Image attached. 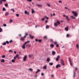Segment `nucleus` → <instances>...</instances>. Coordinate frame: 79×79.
Listing matches in <instances>:
<instances>
[{"mask_svg": "<svg viewBox=\"0 0 79 79\" xmlns=\"http://www.w3.org/2000/svg\"><path fill=\"white\" fill-rule=\"evenodd\" d=\"M29 42H30V41H28L25 43L22 46V48L23 49H25L26 48V47H25V45L26 44H27V43H29Z\"/></svg>", "mask_w": 79, "mask_h": 79, "instance_id": "1", "label": "nucleus"}, {"mask_svg": "<svg viewBox=\"0 0 79 79\" xmlns=\"http://www.w3.org/2000/svg\"><path fill=\"white\" fill-rule=\"evenodd\" d=\"M72 13L73 15H74V16L76 17H77V13L76 12H75L74 11H73Z\"/></svg>", "mask_w": 79, "mask_h": 79, "instance_id": "2", "label": "nucleus"}, {"mask_svg": "<svg viewBox=\"0 0 79 79\" xmlns=\"http://www.w3.org/2000/svg\"><path fill=\"white\" fill-rule=\"evenodd\" d=\"M26 38V35H25L23 36V37H22L21 38V40L22 41H24L25 40V38Z\"/></svg>", "mask_w": 79, "mask_h": 79, "instance_id": "3", "label": "nucleus"}, {"mask_svg": "<svg viewBox=\"0 0 79 79\" xmlns=\"http://www.w3.org/2000/svg\"><path fill=\"white\" fill-rule=\"evenodd\" d=\"M60 58V56H58L57 58L56 59V61H58L59 60Z\"/></svg>", "mask_w": 79, "mask_h": 79, "instance_id": "4", "label": "nucleus"}, {"mask_svg": "<svg viewBox=\"0 0 79 79\" xmlns=\"http://www.w3.org/2000/svg\"><path fill=\"white\" fill-rule=\"evenodd\" d=\"M61 65L60 64H58L56 65V68H60V67H61Z\"/></svg>", "mask_w": 79, "mask_h": 79, "instance_id": "5", "label": "nucleus"}, {"mask_svg": "<svg viewBox=\"0 0 79 79\" xmlns=\"http://www.w3.org/2000/svg\"><path fill=\"white\" fill-rule=\"evenodd\" d=\"M61 64H62L63 66L64 65V61H63V60H61Z\"/></svg>", "mask_w": 79, "mask_h": 79, "instance_id": "6", "label": "nucleus"}, {"mask_svg": "<svg viewBox=\"0 0 79 79\" xmlns=\"http://www.w3.org/2000/svg\"><path fill=\"white\" fill-rule=\"evenodd\" d=\"M35 41L36 42H42V40H38V39H36L35 40Z\"/></svg>", "mask_w": 79, "mask_h": 79, "instance_id": "7", "label": "nucleus"}, {"mask_svg": "<svg viewBox=\"0 0 79 79\" xmlns=\"http://www.w3.org/2000/svg\"><path fill=\"white\" fill-rule=\"evenodd\" d=\"M26 59H27V56H24V58H23V61H26Z\"/></svg>", "mask_w": 79, "mask_h": 79, "instance_id": "8", "label": "nucleus"}, {"mask_svg": "<svg viewBox=\"0 0 79 79\" xmlns=\"http://www.w3.org/2000/svg\"><path fill=\"white\" fill-rule=\"evenodd\" d=\"M36 6H39V7H42V5H40V4H37Z\"/></svg>", "mask_w": 79, "mask_h": 79, "instance_id": "9", "label": "nucleus"}, {"mask_svg": "<svg viewBox=\"0 0 79 79\" xmlns=\"http://www.w3.org/2000/svg\"><path fill=\"white\" fill-rule=\"evenodd\" d=\"M50 60V58H47V61H48V62H49Z\"/></svg>", "mask_w": 79, "mask_h": 79, "instance_id": "10", "label": "nucleus"}, {"mask_svg": "<svg viewBox=\"0 0 79 79\" xmlns=\"http://www.w3.org/2000/svg\"><path fill=\"white\" fill-rule=\"evenodd\" d=\"M29 36L30 37L31 39H32L34 38V36H32V35H31V34Z\"/></svg>", "mask_w": 79, "mask_h": 79, "instance_id": "11", "label": "nucleus"}, {"mask_svg": "<svg viewBox=\"0 0 79 79\" xmlns=\"http://www.w3.org/2000/svg\"><path fill=\"white\" fill-rule=\"evenodd\" d=\"M25 14H27V15H29V12L27 13V10L25 11Z\"/></svg>", "mask_w": 79, "mask_h": 79, "instance_id": "12", "label": "nucleus"}, {"mask_svg": "<svg viewBox=\"0 0 79 79\" xmlns=\"http://www.w3.org/2000/svg\"><path fill=\"white\" fill-rule=\"evenodd\" d=\"M52 53L53 55H55L56 54V52L55 51H52Z\"/></svg>", "mask_w": 79, "mask_h": 79, "instance_id": "13", "label": "nucleus"}, {"mask_svg": "<svg viewBox=\"0 0 79 79\" xmlns=\"http://www.w3.org/2000/svg\"><path fill=\"white\" fill-rule=\"evenodd\" d=\"M50 46L51 48H53L54 47V45L53 44H51Z\"/></svg>", "mask_w": 79, "mask_h": 79, "instance_id": "14", "label": "nucleus"}, {"mask_svg": "<svg viewBox=\"0 0 79 79\" xmlns=\"http://www.w3.org/2000/svg\"><path fill=\"white\" fill-rule=\"evenodd\" d=\"M47 5L48 7H51V6L50 5V4H48V3H47Z\"/></svg>", "mask_w": 79, "mask_h": 79, "instance_id": "15", "label": "nucleus"}, {"mask_svg": "<svg viewBox=\"0 0 79 79\" xmlns=\"http://www.w3.org/2000/svg\"><path fill=\"white\" fill-rule=\"evenodd\" d=\"M1 63H5V60L2 59L1 60Z\"/></svg>", "mask_w": 79, "mask_h": 79, "instance_id": "16", "label": "nucleus"}, {"mask_svg": "<svg viewBox=\"0 0 79 79\" xmlns=\"http://www.w3.org/2000/svg\"><path fill=\"white\" fill-rule=\"evenodd\" d=\"M76 76V72H74V73H73V77H75Z\"/></svg>", "mask_w": 79, "mask_h": 79, "instance_id": "17", "label": "nucleus"}, {"mask_svg": "<svg viewBox=\"0 0 79 79\" xmlns=\"http://www.w3.org/2000/svg\"><path fill=\"white\" fill-rule=\"evenodd\" d=\"M43 69H47V66H46L45 65H44L43 67Z\"/></svg>", "mask_w": 79, "mask_h": 79, "instance_id": "18", "label": "nucleus"}, {"mask_svg": "<svg viewBox=\"0 0 79 79\" xmlns=\"http://www.w3.org/2000/svg\"><path fill=\"white\" fill-rule=\"evenodd\" d=\"M65 30L66 31H68V27H66L65 28Z\"/></svg>", "mask_w": 79, "mask_h": 79, "instance_id": "19", "label": "nucleus"}, {"mask_svg": "<svg viewBox=\"0 0 79 79\" xmlns=\"http://www.w3.org/2000/svg\"><path fill=\"white\" fill-rule=\"evenodd\" d=\"M65 9L66 10H69V8H67V7H64Z\"/></svg>", "mask_w": 79, "mask_h": 79, "instance_id": "20", "label": "nucleus"}, {"mask_svg": "<svg viewBox=\"0 0 79 79\" xmlns=\"http://www.w3.org/2000/svg\"><path fill=\"white\" fill-rule=\"evenodd\" d=\"M54 25L55 26H58V24L56 23H54Z\"/></svg>", "mask_w": 79, "mask_h": 79, "instance_id": "21", "label": "nucleus"}, {"mask_svg": "<svg viewBox=\"0 0 79 79\" xmlns=\"http://www.w3.org/2000/svg\"><path fill=\"white\" fill-rule=\"evenodd\" d=\"M28 56L29 57H32V56H33V55H32V54H29Z\"/></svg>", "mask_w": 79, "mask_h": 79, "instance_id": "22", "label": "nucleus"}, {"mask_svg": "<svg viewBox=\"0 0 79 79\" xmlns=\"http://www.w3.org/2000/svg\"><path fill=\"white\" fill-rule=\"evenodd\" d=\"M56 23H57L58 24H60V21H57Z\"/></svg>", "mask_w": 79, "mask_h": 79, "instance_id": "23", "label": "nucleus"}, {"mask_svg": "<svg viewBox=\"0 0 79 79\" xmlns=\"http://www.w3.org/2000/svg\"><path fill=\"white\" fill-rule=\"evenodd\" d=\"M50 42H53V40L52 39H51L50 40Z\"/></svg>", "mask_w": 79, "mask_h": 79, "instance_id": "24", "label": "nucleus"}, {"mask_svg": "<svg viewBox=\"0 0 79 79\" xmlns=\"http://www.w3.org/2000/svg\"><path fill=\"white\" fill-rule=\"evenodd\" d=\"M12 22H13V20L10 19V23H12Z\"/></svg>", "mask_w": 79, "mask_h": 79, "instance_id": "25", "label": "nucleus"}, {"mask_svg": "<svg viewBox=\"0 0 79 79\" xmlns=\"http://www.w3.org/2000/svg\"><path fill=\"white\" fill-rule=\"evenodd\" d=\"M35 13V11L34 10H32V14H33L34 13Z\"/></svg>", "mask_w": 79, "mask_h": 79, "instance_id": "26", "label": "nucleus"}, {"mask_svg": "<svg viewBox=\"0 0 79 79\" xmlns=\"http://www.w3.org/2000/svg\"><path fill=\"white\" fill-rule=\"evenodd\" d=\"M69 61L70 62V63L71 62V59H70V58H69Z\"/></svg>", "mask_w": 79, "mask_h": 79, "instance_id": "27", "label": "nucleus"}, {"mask_svg": "<svg viewBox=\"0 0 79 79\" xmlns=\"http://www.w3.org/2000/svg\"><path fill=\"white\" fill-rule=\"evenodd\" d=\"M5 6H6V7H8V4L6 3V4H5Z\"/></svg>", "mask_w": 79, "mask_h": 79, "instance_id": "28", "label": "nucleus"}, {"mask_svg": "<svg viewBox=\"0 0 79 79\" xmlns=\"http://www.w3.org/2000/svg\"><path fill=\"white\" fill-rule=\"evenodd\" d=\"M49 64L50 65H51V66H52V65H53V63H50Z\"/></svg>", "mask_w": 79, "mask_h": 79, "instance_id": "29", "label": "nucleus"}, {"mask_svg": "<svg viewBox=\"0 0 79 79\" xmlns=\"http://www.w3.org/2000/svg\"><path fill=\"white\" fill-rule=\"evenodd\" d=\"M46 29H49V26L47 25L46 26Z\"/></svg>", "mask_w": 79, "mask_h": 79, "instance_id": "30", "label": "nucleus"}, {"mask_svg": "<svg viewBox=\"0 0 79 79\" xmlns=\"http://www.w3.org/2000/svg\"><path fill=\"white\" fill-rule=\"evenodd\" d=\"M6 56L5 55H3V56H2V58H5V57Z\"/></svg>", "mask_w": 79, "mask_h": 79, "instance_id": "31", "label": "nucleus"}, {"mask_svg": "<svg viewBox=\"0 0 79 79\" xmlns=\"http://www.w3.org/2000/svg\"><path fill=\"white\" fill-rule=\"evenodd\" d=\"M71 18H73V19H75L76 18L75 17H74V16H71Z\"/></svg>", "mask_w": 79, "mask_h": 79, "instance_id": "32", "label": "nucleus"}, {"mask_svg": "<svg viewBox=\"0 0 79 79\" xmlns=\"http://www.w3.org/2000/svg\"><path fill=\"white\" fill-rule=\"evenodd\" d=\"M9 15V14L8 12L6 13L5 14L6 16H7V15Z\"/></svg>", "mask_w": 79, "mask_h": 79, "instance_id": "33", "label": "nucleus"}, {"mask_svg": "<svg viewBox=\"0 0 79 79\" xmlns=\"http://www.w3.org/2000/svg\"><path fill=\"white\" fill-rule=\"evenodd\" d=\"M9 52H13V51L11 50H9Z\"/></svg>", "mask_w": 79, "mask_h": 79, "instance_id": "34", "label": "nucleus"}, {"mask_svg": "<svg viewBox=\"0 0 79 79\" xmlns=\"http://www.w3.org/2000/svg\"><path fill=\"white\" fill-rule=\"evenodd\" d=\"M29 70H30V71H33V69H29Z\"/></svg>", "mask_w": 79, "mask_h": 79, "instance_id": "35", "label": "nucleus"}, {"mask_svg": "<svg viewBox=\"0 0 79 79\" xmlns=\"http://www.w3.org/2000/svg\"><path fill=\"white\" fill-rule=\"evenodd\" d=\"M12 61L13 62V63H15V60H12Z\"/></svg>", "mask_w": 79, "mask_h": 79, "instance_id": "36", "label": "nucleus"}, {"mask_svg": "<svg viewBox=\"0 0 79 79\" xmlns=\"http://www.w3.org/2000/svg\"><path fill=\"white\" fill-rule=\"evenodd\" d=\"M6 43L7 44H9V42L8 41H6Z\"/></svg>", "mask_w": 79, "mask_h": 79, "instance_id": "37", "label": "nucleus"}, {"mask_svg": "<svg viewBox=\"0 0 79 79\" xmlns=\"http://www.w3.org/2000/svg\"><path fill=\"white\" fill-rule=\"evenodd\" d=\"M3 45H6V43H4L2 44Z\"/></svg>", "mask_w": 79, "mask_h": 79, "instance_id": "38", "label": "nucleus"}, {"mask_svg": "<svg viewBox=\"0 0 79 79\" xmlns=\"http://www.w3.org/2000/svg\"><path fill=\"white\" fill-rule=\"evenodd\" d=\"M45 20V18H43L42 19V21H44Z\"/></svg>", "mask_w": 79, "mask_h": 79, "instance_id": "39", "label": "nucleus"}, {"mask_svg": "<svg viewBox=\"0 0 79 79\" xmlns=\"http://www.w3.org/2000/svg\"><path fill=\"white\" fill-rule=\"evenodd\" d=\"M2 31V29L1 28H0V32H1Z\"/></svg>", "mask_w": 79, "mask_h": 79, "instance_id": "40", "label": "nucleus"}, {"mask_svg": "<svg viewBox=\"0 0 79 79\" xmlns=\"http://www.w3.org/2000/svg\"><path fill=\"white\" fill-rule=\"evenodd\" d=\"M2 1L0 0V4H2Z\"/></svg>", "mask_w": 79, "mask_h": 79, "instance_id": "41", "label": "nucleus"}, {"mask_svg": "<svg viewBox=\"0 0 79 79\" xmlns=\"http://www.w3.org/2000/svg\"><path fill=\"white\" fill-rule=\"evenodd\" d=\"M25 35H26H26L27 36L28 35V33H26Z\"/></svg>", "mask_w": 79, "mask_h": 79, "instance_id": "42", "label": "nucleus"}, {"mask_svg": "<svg viewBox=\"0 0 79 79\" xmlns=\"http://www.w3.org/2000/svg\"><path fill=\"white\" fill-rule=\"evenodd\" d=\"M56 47H59V45H58V44H56Z\"/></svg>", "mask_w": 79, "mask_h": 79, "instance_id": "43", "label": "nucleus"}, {"mask_svg": "<svg viewBox=\"0 0 79 79\" xmlns=\"http://www.w3.org/2000/svg\"><path fill=\"white\" fill-rule=\"evenodd\" d=\"M69 36H70V35L69 34H68L67 35V37H69Z\"/></svg>", "mask_w": 79, "mask_h": 79, "instance_id": "44", "label": "nucleus"}, {"mask_svg": "<svg viewBox=\"0 0 79 79\" xmlns=\"http://www.w3.org/2000/svg\"><path fill=\"white\" fill-rule=\"evenodd\" d=\"M11 42H13V40H10L9 41V43H11Z\"/></svg>", "mask_w": 79, "mask_h": 79, "instance_id": "45", "label": "nucleus"}, {"mask_svg": "<svg viewBox=\"0 0 79 79\" xmlns=\"http://www.w3.org/2000/svg\"><path fill=\"white\" fill-rule=\"evenodd\" d=\"M54 44L55 45H56V44H57V42H54Z\"/></svg>", "mask_w": 79, "mask_h": 79, "instance_id": "46", "label": "nucleus"}, {"mask_svg": "<svg viewBox=\"0 0 79 79\" xmlns=\"http://www.w3.org/2000/svg\"><path fill=\"white\" fill-rule=\"evenodd\" d=\"M70 63V65L72 66H73V64H72V62H71Z\"/></svg>", "mask_w": 79, "mask_h": 79, "instance_id": "47", "label": "nucleus"}, {"mask_svg": "<svg viewBox=\"0 0 79 79\" xmlns=\"http://www.w3.org/2000/svg\"><path fill=\"white\" fill-rule=\"evenodd\" d=\"M14 60H16V57L15 56H14Z\"/></svg>", "mask_w": 79, "mask_h": 79, "instance_id": "48", "label": "nucleus"}, {"mask_svg": "<svg viewBox=\"0 0 79 79\" xmlns=\"http://www.w3.org/2000/svg\"><path fill=\"white\" fill-rule=\"evenodd\" d=\"M2 10H6V9H5V8L3 7L2 9Z\"/></svg>", "mask_w": 79, "mask_h": 79, "instance_id": "49", "label": "nucleus"}, {"mask_svg": "<svg viewBox=\"0 0 79 79\" xmlns=\"http://www.w3.org/2000/svg\"><path fill=\"white\" fill-rule=\"evenodd\" d=\"M37 71H38V72H40V69H38V70H37Z\"/></svg>", "mask_w": 79, "mask_h": 79, "instance_id": "50", "label": "nucleus"}, {"mask_svg": "<svg viewBox=\"0 0 79 79\" xmlns=\"http://www.w3.org/2000/svg\"><path fill=\"white\" fill-rule=\"evenodd\" d=\"M3 25L4 26H6V24H3Z\"/></svg>", "mask_w": 79, "mask_h": 79, "instance_id": "51", "label": "nucleus"}, {"mask_svg": "<svg viewBox=\"0 0 79 79\" xmlns=\"http://www.w3.org/2000/svg\"><path fill=\"white\" fill-rule=\"evenodd\" d=\"M75 70L76 71H77V68L75 67Z\"/></svg>", "mask_w": 79, "mask_h": 79, "instance_id": "52", "label": "nucleus"}, {"mask_svg": "<svg viewBox=\"0 0 79 79\" xmlns=\"http://www.w3.org/2000/svg\"><path fill=\"white\" fill-rule=\"evenodd\" d=\"M76 47H77V48H78V47H79V45H78V44H77Z\"/></svg>", "mask_w": 79, "mask_h": 79, "instance_id": "53", "label": "nucleus"}, {"mask_svg": "<svg viewBox=\"0 0 79 79\" xmlns=\"http://www.w3.org/2000/svg\"><path fill=\"white\" fill-rule=\"evenodd\" d=\"M47 36H45L44 37V39H47Z\"/></svg>", "mask_w": 79, "mask_h": 79, "instance_id": "54", "label": "nucleus"}, {"mask_svg": "<svg viewBox=\"0 0 79 79\" xmlns=\"http://www.w3.org/2000/svg\"><path fill=\"white\" fill-rule=\"evenodd\" d=\"M18 56H19V55L18 54H17L16 55V57L17 58V57H18Z\"/></svg>", "mask_w": 79, "mask_h": 79, "instance_id": "55", "label": "nucleus"}, {"mask_svg": "<svg viewBox=\"0 0 79 79\" xmlns=\"http://www.w3.org/2000/svg\"><path fill=\"white\" fill-rule=\"evenodd\" d=\"M61 2H62V1L60 0L59 1V3H61Z\"/></svg>", "mask_w": 79, "mask_h": 79, "instance_id": "56", "label": "nucleus"}, {"mask_svg": "<svg viewBox=\"0 0 79 79\" xmlns=\"http://www.w3.org/2000/svg\"><path fill=\"white\" fill-rule=\"evenodd\" d=\"M27 1H28L29 2H32V0H27Z\"/></svg>", "mask_w": 79, "mask_h": 79, "instance_id": "57", "label": "nucleus"}, {"mask_svg": "<svg viewBox=\"0 0 79 79\" xmlns=\"http://www.w3.org/2000/svg\"><path fill=\"white\" fill-rule=\"evenodd\" d=\"M16 16H17V17H18V16H19V15H18V14H16Z\"/></svg>", "mask_w": 79, "mask_h": 79, "instance_id": "58", "label": "nucleus"}, {"mask_svg": "<svg viewBox=\"0 0 79 79\" xmlns=\"http://www.w3.org/2000/svg\"><path fill=\"white\" fill-rule=\"evenodd\" d=\"M44 73H41V76H44Z\"/></svg>", "mask_w": 79, "mask_h": 79, "instance_id": "59", "label": "nucleus"}, {"mask_svg": "<svg viewBox=\"0 0 79 79\" xmlns=\"http://www.w3.org/2000/svg\"><path fill=\"white\" fill-rule=\"evenodd\" d=\"M38 27V26H37V25H36V26H35V27L37 28V27Z\"/></svg>", "mask_w": 79, "mask_h": 79, "instance_id": "60", "label": "nucleus"}, {"mask_svg": "<svg viewBox=\"0 0 79 79\" xmlns=\"http://www.w3.org/2000/svg\"><path fill=\"white\" fill-rule=\"evenodd\" d=\"M14 53L15 54H16V52L15 51H14Z\"/></svg>", "mask_w": 79, "mask_h": 79, "instance_id": "61", "label": "nucleus"}, {"mask_svg": "<svg viewBox=\"0 0 79 79\" xmlns=\"http://www.w3.org/2000/svg\"><path fill=\"white\" fill-rule=\"evenodd\" d=\"M31 47V45H29L28 47Z\"/></svg>", "mask_w": 79, "mask_h": 79, "instance_id": "62", "label": "nucleus"}, {"mask_svg": "<svg viewBox=\"0 0 79 79\" xmlns=\"http://www.w3.org/2000/svg\"><path fill=\"white\" fill-rule=\"evenodd\" d=\"M2 1H3V2H5L6 0H2Z\"/></svg>", "mask_w": 79, "mask_h": 79, "instance_id": "63", "label": "nucleus"}, {"mask_svg": "<svg viewBox=\"0 0 79 79\" xmlns=\"http://www.w3.org/2000/svg\"><path fill=\"white\" fill-rule=\"evenodd\" d=\"M63 16H64V17H66V15H63Z\"/></svg>", "mask_w": 79, "mask_h": 79, "instance_id": "64", "label": "nucleus"}]
</instances>
